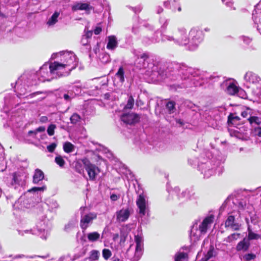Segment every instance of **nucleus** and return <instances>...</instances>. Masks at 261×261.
Listing matches in <instances>:
<instances>
[{
	"label": "nucleus",
	"instance_id": "obj_37",
	"mask_svg": "<svg viewBox=\"0 0 261 261\" xmlns=\"http://www.w3.org/2000/svg\"><path fill=\"white\" fill-rule=\"evenodd\" d=\"M188 255L186 253L178 252L175 255V261H187Z\"/></svg>",
	"mask_w": 261,
	"mask_h": 261
},
{
	"label": "nucleus",
	"instance_id": "obj_20",
	"mask_svg": "<svg viewBox=\"0 0 261 261\" xmlns=\"http://www.w3.org/2000/svg\"><path fill=\"white\" fill-rule=\"evenodd\" d=\"M11 185L15 189H17L19 187H23L25 185V180L20 174L14 173L13 175Z\"/></svg>",
	"mask_w": 261,
	"mask_h": 261
},
{
	"label": "nucleus",
	"instance_id": "obj_15",
	"mask_svg": "<svg viewBox=\"0 0 261 261\" xmlns=\"http://www.w3.org/2000/svg\"><path fill=\"white\" fill-rule=\"evenodd\" d=\"M121 120L125 123L132 124L139 120V116L135 113L123 114L121 117Z\"/></svg>",
	"mask_w": 261,
	"mask_h": 261
},
{
	"label": "nucleus",
	"instance_id": "obj_38",
	"mask_svg": "<svg viewBox=\"0 0 261 261\" xmlns=\"http://www.w3.org/2000/svg\"><path fill=\"white\" fill-rule=\"evenodd\" d=\"M240 120L239 117L234 114H231L228 117V122L233 125H237V122Z\"/></svg>",
	"mask_w": 261,
	"mask_h": 261
},
{
	"label": "nucleus",
	"instance_id": "obj_19",
	"mask_svg": "<svg viewBox=\"0 0 261 261\" xmlns=\"http://www.w3.org/2000/svg\"><path fill=\"white\" fill-rule=\"evenodd\" d=\"M116 220L119 222H124L128 219L130 216L128 208H122L116 213Z\"/></svg>",
	"mask_w": 261,
	"mask_h": 261
},
{
	"label": "nucleus",
	"instance_id": "obj_43",
	"mask_svg": "<svg viewBox=\"0 0 261 261\" xmlns=\"http://www.w3.org/2000/svg\"><path fill=\"white\" fill-rule=\"evenodd\" d=\"M81 44L83 46H86V48L88 51H90L91 50V47L90 45V42H89V39H87L86 37H85L84 36L82 37V38L81 39Z\"/></svg>",
	"mask_w": 261,
	"mask_h": 261
},
{
	"label": "nucleus",
	"instance_id": "obj_47",
	"mask_svg": "<svg viewBox=\"0 0 261 261\" xmlns=\"http://www.w3.org/2000/svg\"><path fill=\"white\" fill-rule=\"evenodd\" d=\"M134 105V99L132 96H130L127 100V104L124 107V109H131Z\"/></svg>",
	"mask_w": 261,
	"mask_h": 261
},
{
	"label": "nucleus",
	"instance_id": "obj_52",
	"mask_svg": "<svg viewBox=\"0 0 261 261\" xmlns=\"http://www.w3.org/2000/svg\"><path fill=\"white\" fill-rule=\"evenodd\" d=\"M166 108L170 113H173L175 109V102L174 101H169L166 105Z\"/></svg>",
	"mask_w": 261,
	"mask_h": 261
},
{
	"label": "nucleus",
	"instance_id": "obj_59",
	"mask_svg": "<svg viewBox=\"0 0 261 261\" xmlns=\"http://www.w3.org/2000/svg\"><path fill=\"white\" fill-rule=\"evenodd\" d=\"M101 32V28L100 26H97L94 30L95 35H98Z\"/></svg>",
	"mask_w": 261,
	"mask_h": 261
},
{
	"label": "nucleus",
	"instance_id": "obj_24",
	"mask_svg": "<svg viewBox=\"0 0 261 261\" xmlns=\"http://www.w3.org/2000/svg\"><path fill=\"white\" fill-rule=\"evenodd\" d=\"M24 232L25 233H30L33 234L40 236V237L43 239H46L48 236L47 231H45L44 228L25 230L24 231Z\"/></svg>",
	"mask_w": 261,
	"mask_h": 261
},
{
	"label": "nucleus",
	"instance_id": "obj_2",
	"mask_svg": "<svg viewBox=\"0 0 261 261\" xmlns=\"http://www.w3.org/2000/svg\"><path fill=\"white\" fill-rule=\"evenodd\" d=\"M163 42H170L179 45H186L189 43L186 29L184 27H179L177 30H172L169 34H161Z\"/></svg>",
	"mask_w": 261,
	"mask_h": 261
},
{
	"label": "nucleus",
	"instance_id": "obj_55",
	"mask_svg": "<svg viewBox=\"0 0 261 261\" xmlns=\"http://www.w3.org/2000/svg\"><path fill=\"white\" fill-rule=\"evenodd\" d=\"M57 144L55 143H53L47 146V149L49 152H53L56 149Z\"/></svg>",
	"mask_w": 261,
	"mask_h": 261
},
{
	"label": "nucleus",
	"instance_id": "obj_3",
	"mask_svg": "<svg viewBox=\"0 0 261 261\" xmlns=\"http://www.w3.org/2000/svg\"><path fill=\"white\" fill-rule=\"evenodd\" d=\"M214 220V216L211 215L205 218L199 225L197 222L194 224L191 228L190 236L191 241L196 242L199 240L202 235L205 234L213 223Z\"/></svg>",
	"mask_w": 261,
	"mask_h": 261
},
{
	"label": "nucleus",
	"instance_id": "obj_62",
	"mask_svg": "<svg viewBox=\"0 0 261 261\" xmlns=\"http://www.w3.org/2000/svg\"><path fill=\"white\" fill-rule=\"evenodd\" d=\"M248 115V113L247 111H244L241 113V116L243 118H246Z\"/></svg>",
	"mask_w": 261,
	"mask_h": 261
},
{
	"label": "nucleus",
	"instance_id": "obj_13",
	"mask_svg": "<svg viewBox=\"0 0 261 261\" xmlns=\"http://www.w3.org/2000/svg\"><path fill=\"white\" fill-rule=\"evenodd\" d=\"M36 76L38 77V81L41 82L50 81L53 79L50 69H49V65L47 64H44L40 67L39 71L37 72Z\"/></svg>",
	"mask_w": 261,
	"mask_h": 261
},
{
	"label": "nucleus",
	"instance_id": "obj_11",
	"mask_svg": "<svg viewBox=\"0 0 261 261\" xmlns=\"http://www.w3.org/2000/svg\"><path fill=\"white\" fill-rule=\"evenodd\" d=\"M136 204L139 210V217L142 218L145 216H148L149 207L147 196L143 193L139 194L136 200Z\"/></svg>",
	"mask_w": 261,
	"mask_h": 261
},
{
	"label": "nucleus",
	"instance_id": "obj_63",
	"mask_svg": "<svg viewBox=\"0 0 261 261\" xmlns=\"http://www.w3.org/2000/svg\"><path fill=\"white\" fill-rule=\"evenodd\" d=\"M163 11V9L162 7L159 6L156 8V13L158 14H160Z\"/></svg>",
	"mask_w": 261,
	"mask_h": 261
},
{
	"label": "nucleus",
	"instance_id": "obj_6",
	"mask_svg": "<svg viewBox=\"0 0 261 261\" xmlns=\"http://www.w3.org/2000/svg\"><path fill=\"white\" fill-rule=\"evenodd\" d=\"M81 163H83L84 168L88 173L89 179L91 180H94L96 176L100 172L99 169L95 165L91 164L87 158L80 159L76 161L75 164V168L80 173L84 172L83 168L79 169L77 167V165Z\"/></svg>",
	"mask_w": 261,
	"mask_h": 261
},
{
	"label": "nucleus",
	"instance_id": "obj_18",
	"mask_svg": "<svg viewBox=\"0 0 261 261\" xmlns=\"http://www.w3.org/2000/svg\"><path fill=\"white\" fill-rule=\"evenodd\" d=\"M92 8V6L87 3H75L71 6L73 11L85 10L88 14L90 13Z\"/></svg>",
	"mask_w": 261,
	"mask_h": 261
},
{
	"label": "nucleus",
	"instance_id": "obj_41",
	"mask_svg": "<svg viewBox=\"0 0 261 261\" xmlns=\"http://www.w3.org/2000/svg\"><path fill=\"white\" fill-rule=\"evenodd\" d=\"M158 33L156 32V33H155L154 36L152 38L151 40H149V39H148V40H146L148 39V38H146L144 39L143 41L146 44H150V43L159 42L160 41V38L158 36Z\"/></svg>",
	"mask_w": 261,
	"mask_h": 261
},
{
	"label": "nucleus",
	"instance_id": "obj_14",
	"mask_svg": "<svg viewBox=\"0 0 261 261\" xmlns=\"http://www.w3.org/2000/svg\"><path fill=\"white\" fill-rule=\"evenodd\" d=\"M151 60L149 55L147 53H143L140 55V57L138 58L137 60L138 66L140 68H150L151 65L148 63V62Z\"/></svg>",
	"mask_w": 261,
	"mask_h": 261
},
{
	"label": "nucleus",
	"instance_id": "obj_35",
	"mask_svg": "<svg viewBox=\"0 0 261 261\" xmlns=\"http://www.w3.org/2000/svg\"><path fill=\"white\" fill-rule=\"evenodd\" d=\"M241 236L239 233H233L224 239V242L226 243H232L238 240Z\"/></svg>",
	"mask_w": 261,
	"mask_h": 261
},
{
	"label": "nucleus",
	"instance_id": "obj_28",
	"mask_svg": "<svg viewBox=\"0 0 261 261\" xmlns=\"http://www.w3.org/2000/svg\"><path fill=\"white\" fill-rule=\"evenodd\" d=\"M253 19L256 24V28L258 31L261 34V12L258 13H252Z\"/></svg>",
	"mask_w": 261,
	"mask_h": 261
},
{
	"label": "nucleus",
	"instance_id": "obj_39",
	"mask_svg": "<svg viewBox=\"0 0 261 261\" xmlns=\"http://www.w3.org/2000/svg\"><path fill=\"white\" fill-rule=\"evenodd\" d=\"M251 134L253 136L260 137H261V126H256L253 127L251 129Z\"/></svg>",
	"mask_w": 261,
	"mask_h": 261
},
{
	"label": "nucleus",
	"instance_id": "obj_23",
	"mask_svg": "<svg viewBox=\"0 0 261 261\" xmlns=\"http://www.w3.org/2000/svg\"><path fill=\"white\" fill-rule=\"evenodd\" d=\"M118 41L115 36L111 35L108 37L107 48L109 50H114L118 46Z\"/></svg>",
	"mask_w": 261,
	"mask_h": 261
},
{
	"label": "nucleus",
	"instance_id": "obj_16",
	"mask_svg": "<svg viewBox=\"0 0 261 261\" xmlns=\"http://www.w3.org/2000/svg\"><path fill=\"white\" fill-rule=\"evenodd\" d=\"M143 238L141 234L135 236V241L136 244L135 256L139 257L142 253L144 248Z\"/></svg>",
	"mask_w": 261,
	"mask_h": 261
},
{
	"label": "nucleus",
	"instance_id": "obj_32",
	"mask_svg": "<svg viewBox=\"0 0 261 261\" xmlns=\"http://www.w3.org/2000/svg\"><path fill=\"white\" fill-rule=\"evenodd\" d=\"M124 69L122 67H120L115 74V79L118 80L120 83L122 84L124 81Z\"/></svg>",
	"mask_w": 261,
	"mask_h": 261
},
{
	"label": "nucleus",
	"instance_id": "obj_61",
	"mask_svg": "<svg viewBox=\"0 0 261 261\" xmlns=\"http://www.w3.org/2000/svg\"><path fill=\"white\" fill-rule=\"evenodd\" d=\"M142 7L141 6H138L133 9L134 11L136 13L137 12H140L141 11Z\"/></svg>",
	"mask_w": 261,
	"mask_h": 261
},
{
	"label": "nucleus",
	"instance_id": "obj_40",
	"mask_svg": "<svg viewBox=\"0 0 261 261\" xmlns=\"http://www.w3.org/2000/svg\"><path fill=\"white\" fill-rule=\"evenodd\" d=\"M46 204L50 210H54L58 208V204L56 200L54 199H48L46 201Z\"/></svg>",
	"mask_w": 261,
	"mask_h": 261
},
{
	"label": "nucleus",
	"instance_id": "obj_50",
	"mask_svg": "<svg viewBox=\"0 0 261 261\" xmlns=\"http://www.w3.org/2000/svg\"><path fill=\"white\" fill-rule=\"evenodd\" d=\"M256 258V255L253 253H247L243 255V258L244 261H250Z\"/></svg>",
	"mask_w": 261,
	"mask_h": 261
},
{
	"label": "nucleus",
	"instance_id": "obj_42",
	"mask_svg": "<svg viewBox=\"0 0 261 261\" xmlns=\"http://www.w3.org/2000/svg\"><path fill=\"white\" fill-rule=\"evenodd\" d=\"M56 163L60 167H63L65 164V161H64L63 157L60 155H58L55 159Z\"/></svg>",
	"mask_w": 261,
	"mask_h": 261
},
{
	"label": "nucleus",
	"instance_id": "obj_5",
	"mask_svg": "<svg viewBox=\"0 0 261 261\" xmlns=\"http://www.w3.org/2000/svg\"><path fill=\"white\" fill-rule=\"evenodd\" d=\"M246 86L251 88L254 95H261V79L255 73L247 72L244 75Z\"/></svg>",
	"mask_w": 261,
	"mask_h": 261
},
{
	"label": "nucleus",
	"instance_id": "obj_58",
	"mask_svg": "<svg viewBox=\"0 0 261 261\" xmlns=\"http://www.w3.org/2000/svg\"><path fill=\"white\" fill-rule=\"evenodd\" d=\"M93 34V32L91 31H88L86 32L85 34L83 36L85 37H86L87 39H89Z\"/></svg>",
	"mask_w": 261,
	"mask_h": 261
},
{
	"label": "nucleus",
	"instance_id": "obj_31",
	"mask_svg": "<svg viewBox=\"0 0 261 261\" xmlns=\"http://www.w3.org/2000/svg\"><path fill=\"white\" fill-rule=\"evenodd\" d=\"M250 124L252 125V127L259 126L261 124V118L256 117V116H250L248 119Z\"/></svg>",
	"mask_w": 261,
	"mask_h": 261
},
{
	"label": "nucleus",
	"instance_id": "obj_44",
	"mask_svg": "<svg viewBox=\"0 0 261 261\" xmlns=\"http://www.w3.org/2000/svg\"><path fill=\"white\" fill-rule=\"evenodd\" d=\"M213 256V249H210L199 261H208Z\"/></svg>",
	"mask_w": 261,
	"mask_h": 261
},
{
	"label": "nucleus",
	"instance_id": "obj_64",
	"mask_svg": "<svg viewBox=\"0 0 261 261\" xmlns=\"http://www.w3.org/2000/svg\"><path fill=\"white\" fill-rule=\"evenodd\" d=\"M74 226V224H70L69 223L68 225H67L66 226H65V229L66 230H67L68 228H69L70 227H73Z\"/></svg>",
	"mask_w": 261,
	"mask_h": 261
},
{
	"label": "nucleus",
	"instance_id": "obj_34",
	"mask_svg": "<svg viewBox=\"0 0 261 261\" xmlns=\"http://www.w3.org/2000/svg\"><path fill=\"white\" fill-rule=\"evenodd\" d=\"M59 15L60 12L56 11L51 16V17L48 19L47 22V24L49 26L54 25L58 21V18L59 17Z\"/></svg>",
	"mask_w": 261,
	"mask_h": 261
},
{
	"label": "nucleus",
	"instance_id": "obj_49",
	"mask_svg": "<svg viewBox=\"0 0 261 261\" xmlns=\"http://www.w3.org/2000/svg\"><path fill=\"white\" fill-rule=\"evenodd\" d=\"M81 117L79 115L74 113L70 117L71 122L73 124H76L81 120Z\"/></svg>",
	"mask_w": 261,
	"mask_h": 261
},
{
	"label": "nucleus",
	"instance_id": "obj_27",
	"mask_svg": "<svg viewBox=\"0 0 261 261\" xmlns=\"http://www.w3.org/2000/svg\"><path fill=\"white\" fill-rule=\"evenodd\" d=\"M159 22L161 24V34H162V33L164 34H169V33H166L165 32L169 23V19L164 17H161L159 19ZM160 36H161V35H160Z\"/></svg>",
	"mask_w": 261,
	"mask_h": 261
},
{
	"label": "nucleus",
	"instance_id": "obj_33",
	"mask_svg": "<svg viewBox=\"0 0 261 261\" xmlns=\"http://www.w3.org/2000/svg\"><path fill=\"white\" fill-rule=\"evenodd\" d=\"M63 150L66 153H70L75 149V146L69 142H66L63 144Z\"/></svg>",
	"mask_w": 261,
	"mask_h": 261
},
{
	"label": "nucleus",
	"instance_id": "obj_17",
	"mask_svg": "<svg viewBox=\"0 0 261 261\" xmlns=\"http://www.w3.org/2000/svg\"><path fill=\"white\" fill-rule=\"evenodd\" d=\"M25 76H21L16 82V91L18 96H24L27 93V88L25 87V84H23L22 81L25 79Z\"/></svg>",
	"mask_w": 261,
	"mask_h": 261
},
{
	"label": "nucleus",
	"instance_id": "obj_57",
	"mask_svg": "<svg viewBox=\"0 0 261 261\" xmlns=\"http://www.w3.org/2000/svg\"><path fill=\"white\" fill-rule=\"evenodd\" d=\"M120 197V194H112L110 195V199L113 201H117Z\"/></svg>",
	"mask_w": 261,
	"mask_h": 261
},
{
	"label": "nucleus",
	"instance_id": "obj_56",
	"mask_svg": "<svg viewBox=\"0 0 261 261\" xmlns=\"http://www.w3.org/2000/svg\"><path fill=\"white\" fill-rule=\"evenodd\" d=\"M240 39L242 40L244 44L246 45H248L251 42L252 40L251 38L245 36H242L240 37Z\"/></svg>",
	"mask_w": 261,
	"mask_h": 261
},
{
	"label": "nucleus",
	"instance_id": "obj_30",
	"mask_svg": "<svg viewBox=\"0 0 261 261\" xmlns=\"http://www.w3.org/2000/svg\"><path fill=\"white\" fill-rule=\"evenodd\" d=\"M87 237L89 241L94 242L97 241L100 239V235L98 232L94 231L88 233Z\"/></svg>",
	"mask_w": 261,
	"mask_h": 261
},
{
	"label": "nucleus",
	"instance_id": "obj_29",
	"mask_svg": "<svg viewBox=\"0 0 261 261\" xmlns=\"http://www.w3.org/2000/svg\"><path fill=\"white\" fill-rule=\"evenodd\" d=\"M247 231L248 236L247 238L246 239L247 240H248V242L253 240H258L259 239H261V236L259 234L254 232L250 228V226H248Z\"/></svg>",
	"mask_w": 261,
	"mask_h": 261
},
{
	"label": "nucleus",
	"instance_id": "obj_25",
	"mask_svg": "<svg viewBox=\"0 0 261 261\" xmlns=\"http://www.w3.org/2000/svg\"><path fill=\"white\" fill-rule=\"evenodd\" d=\"M250 245V242H248V240H247L246 238H244L242 241H240L237 244L236 246V250L238 251H246L249 249Z\"/></svg>",
	"mask_w": 261,
	"mask_h": 261
},
{
	"label": "nucleus",
	"instance_id": "obj_22",
	"mask_svg": "<svg viewBox=\"0 0 261 261\" xmlns=\"http://www.w3.org/2000/svg\"><path fill=\"white\" fill-rule=\"evenodd\" d=\"M13 207L14 209L24 210L25 208H29L30 204L24 197L21 196L13 205Z\"/></svg>",
	"mask_w": 261,
	"mask_h": 261
},
{
	"label": "nucleus",
	"instance_id": "obj_10",
	"mask_svg": "<svg viewBox=\"0 0 261 261\" xmlns=\"http://www.w3.org/2000/svg\"><path fill=\"white\" fill-rule=\"evenodd\" d=\"M220 87L226 93L229 95H235L239 93L240 95L243 94L242 97L246 94L242 89H240L236 84L231 79H228L223 81L220 84Z\"/></svg>",
	"mask_w": 261,
	"mask_h": 261
},
{
	"label": "nucleus",
	"instance_id": "obj_21",
	"mask_svg": "<svg viewBox=\"0 0 261 261\" xmlns=\"http://www.w3.org/2000/svg\"><path fill=\"white\" fill-rule=\"evenodd\" d=\"M225 227H230L233 230H238L240 229L241 224L235 222V218L233 216H229L225 223Z\"/></svg>",
	"mask_w": 261,
	"mask_h": 261
},
{
	"label": "nucleus",
	"instance_id": "obj_9",
	"mask_svg": "<svg viewBox=\"0 0 261 261\" xmlns=\"http://www.w3.org/2000/svg\"><path fill=\"white\" fill-rule=\"evenodd\" d=\"M188 38L189 40V43L188 44L189 49L194 50L202 40V32L196 28H193L190 30Z\"/></svg>",
	"mask_w": 261,
	"mask_h": 261
},
{
	"label": "nucleus",
	"instance_id": "obj_26",
	"mask_svg": "<svg viewBox=\"0 0 261 261\" xmlns=\"http://www.w3.org/2000/svg\"><path fill=\"white\" fill-rule=\"evenodd\" d=\"M44 177L43 172L41 170L37 169L35 170L33 177V182L35 184H38L43 179Z\"/></svg>",
	"mask_w": 261,
	"mask_h": 261
},
{
	"label": "nucleus",
	"instance_id": "obj_4",
	"mask_svg": "<svg viewBox=\"0 0 261 261\" xmlns=\"http://www.w3.org/2000/svg\"><path fill=\"white\" fill-rule=\"evenodd\" d=\"M52 58L59 59V62L65 65L70 71L74 69L77 65L76 57L72 52L64 51L54 54L52 55Z\"/></svg>",
	"mask_w": 261,
	"mask_h": 261
},
{
	"label": "nucleus",
	"instance_id": "obj_7",
	"mask_svg": "<svg viewBox=\"0 0 261 261\" xmlns=\"http://www.w3.org/2000/svg\"><path fill=\"white\" fill-rule=\"evenodd\" d=\"M219 161H215L214 159L208 160L204 163L201 162L198 165V168L205 178H209L215 174L217 168H220L221 170V167H219Z\"/></svg>",
	"mask_w": 261,
	"mask_h": 261
},
{
	"label": "nucleus",
	"instance_id": "obj_54",
	"mask_svg": "<svg viewBox=\"0 0 261 261\" xmlns=\"http://www.w3.org/2000/svg\"><path fill=\"white\" fill-rule=\"evenodd\" d=\"M56 128V125L55 124H50L47 129V132L49 136H51L54 135L55 129Z\"/></svg>",
	"mask_w": 261,
	"mask_h": 261
},
{
	"label": "nucleus",
	"instance_id": "obj_51",
	"mask_svg": "<svg viewBox=\"0 0 261 261\" xmlns=\"http://www.w3.org/2000/svg\"><path fill=\"white\" fill-rule=\"evenodd\" d=\"M71 92H73L74 94V96L79 94L81 91V87L80 86H73L69 90Z\"/></svg>",
	"mask_w": 261,
	"mask_h": 261
},
{
	"label": "nucleus",
	"instance_id": "obj_48",
	"mask_svg": "<svg viewBox=\"0 0 261 261\" xmlns=\"http://www.w3.org/2000/svg\"><path fill=\"white\" fill-rule=\"evenodd\" d=\"M102 255L105 259L108 260L112 255V252L109 249H103L102 251Z\"/></svg>",
	"mask_w": 261,
	"mask_h": 261
},
{
	"label": "nucleus",
	"instance_id": "obj_12",
	"mask_svg": "<svg viewBox=\"0 0 261 261\" xmlns=\"http://www.w3.org/2000/svg\"><path fill=\"white\" fill-rule=\"evenodd\" d=\"M86 208V207H81L80 208L81 211L80 226L83 230V231H85L89 225L92 223L93 221L97 218V214L95 213H84L83 211Z\"/></svg>",
	"mask_w": 261,
	"mask_h": 261
},
{
	"label": "nucleus",
	"instance_id": "obj_45",
	"mask_svg": "<svg viewBox=\"0 0 261 261\" xmlns=\"http://www.w3.org/2000/svg\"><path fill=\"white\" fill-rule=\"evenodd\" d=\"M45 129L44 126H40L37 128L36 129L34 130H30L28 132V135L29 136H33L34 138H35V136L36 135L37 132H44Z\"/></svg>",
	"mask_w": 261,
	"mask_h": 261
},
{
	"label": "nucleus",
	"instance_id": "obj_1",
	"mask_svg": "<svg viewBox=\"0 0 261 261\" xmlns=\"http://www.w3.org/2000/svg\"><path fill=\"white\" fill-rule=\"evenodd\" d=\"M199 71L175 62H169L161 65L159 75L163 79H169L171 81H177L178 84L170 86L171 90H177L178 88L189 87H197L201 84L198 82L197 75Z\"/></svg>",
	"mask_w": 261,
	"mask_h": 261
},
{
	"label": "nucleus",
	"instance_id": "obj_53",
	"mask_svg": "<svg viewBox=\"0 0 261 261\" xmlns=\"http://www.w3.org/2000/svg\"><path fill=\"white\" fill-rule=\"evenodd\" d=\"M46 189V187L45 185L42 186L40 187H33L32 189L28 190L29 192H37L39 191L43 192Z\"/></svg>",
	"mask_w": 261,
	"mask_h": 261
},
{
	"label": "nucleus",
	"instance_id": "obj_36",
	"mask_svg": "<svg viewBox=\"0 0 261 261\" xmlns=\"http://www.w3.org/2000/svg\"><path fill=\"white\" fill-rule=\"evenodd\" d=\"M100 256V252L97 250H92L89 253V259L91 261L97 260Z\"/></svg>",
	"mask_w": 261,
	"mask_h": 261
},
{
	"label": "nucleus",
	"instance_id": "obj_8",
	"mask_svg": "<svg viewBox=\"0 0 261 261\" xmlns=\"http://www.w3.org/2000/svg\"><path fill=\"white\" fill-rule=\"evenodd\" d=\"M49 69H50L53 79L67 76L69 74L71 71L65 65H62L59 61H55L51 63L49 65Z\"/></svg>",
	"mask_w": 261,
	"mask_h": 261
},
{
	"label": "nucleus",
	"instance_id": "obj_46",
	"mask_svg": "<svg viewBox=\"0 0 261 261\" xmlns=\"http://www.w3.org/2000/svg\"><path fill=\"white\" fill-rule=\"evenodd\" d=\"M63 97L66 101H69L74 97V94L68 90L67 93L63 94Z\"/></svg>",
	"mask_w": 261,
	"mask_h": 261
},
{
	"label": "nucleus",
	"instance_id": "obj_60",
	"mask_svg": "<svg viewBox=\"0 0 261 261\" xmlns=\"http://www.w3.org/2000/svg\"><path fill=\"white\" fill-rule=\"evenodd\" d=\"M222 2L225 3L226 5L230 6L232 0H222Z\"/></svg>",
	"mask_w": 261,
	"mask_h": 261
}]
</instances>
